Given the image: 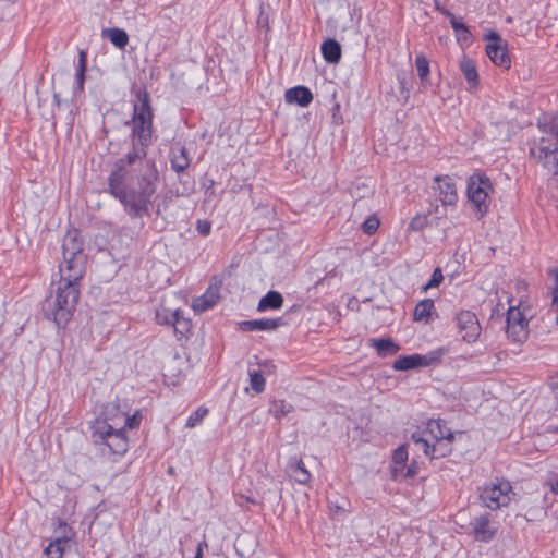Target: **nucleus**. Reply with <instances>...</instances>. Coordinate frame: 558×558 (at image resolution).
<instances>
[{
  "label": "nucleus",
  "mask_w": 558,
  "mask_h": 558,
  "mask_svg": "<svg viewBox=\"0 0 558 558\" xmlns=\"http://www.w3.org/2000/svg\"><path fill=\"white\" fill-rule=\"evenodd\" d=\"M132 125V151L119 159L109 177V191L132 217L148 214L151 197L159 181L155 163L146 160L151 144L153 111L147 93L137 95Z\"/></svg>",
  "instance_id": "nucleus-1"
},
{
  "label": "nucleus",
  "mask_w": 558,
  "mask_h": 558,
  "mask_svg": "<svg viewBox=\"0 0 558 558\" xmlns=\"http://www.w3.org/2000/svg\"><path fill=\"white\" fill-rule=\"evenodd\" d=\"M60 280L43 303L46 318L52 319L58 327H63L71 319L80 298L78 282L82 278L60 274Z\"/></svg>",
  "instance_id": "nucleus-2"
},
{
  "label": "nucleus",
  "mask_w": 558,
  "mask_h": 558,
  "mask_svg": "<svg viewBox=\"0 0 558 558\" xmlns=\"http://www.w3.org/2000/svg\"><path fill=\"white\" fill-rule=\"evenodd\" d=\"M110 410H117L116 404H108L104 418H97L92 426V439L95 445L104 446L102 453L123 454L128 450V439L124 429L111 418Z\"/></svg>",
  "instance_id": "nucleus-3"
},
{
  "label": "nucleus",
  "mask_w": 558,
  "mask_h": 558,
  "mask_svg": "<svg viewBox=\"0 0 558 558\" xmlns=\"http://www.w3.org/2000/svg\"><path fill=\"white\" fill-rule=\"evenodd\" d=\"M62 263L60 274H69L72 278H83L85 272L86 255L83 252V241L76 230L69 231L62 242Z\"/></svg>",
  "instance_id": "nucleus-4"
},
{
  "label": "nucleus",
  "mask_w": 558,
  "mask_h": 558,
  "mask_svg": "<svg viewBox=\"0 0 558 558\" xmlns=\"http://www.w3.org/2000/svg\"><path fill=\"white\" fill-rule=\"evenodd\" d=\"M512 495V486L506 480H497L496 482L487 483L480 490L482 504L490 510H497L508 506Z\"/></svg>",
  "instance_id": "nucleus-5"
},
{
  "label": "nucleus",
  "mask_w": 558,
  "mask_h": 558,
  "mask_svg": "<svg viewBox=\"0 0 558 558\" xmlns=\"http://www.w3.org/2000/svg\"><path fill=\"white\" fill-rule=\"evenodd\" d=\"M494 187L489 178L484 173H474L468 182V197L476 210L484 215L488 210V198Z\"/></svg>",
  "instance_id": "nucleus-6"
},
{
  "label": "nucleus",
  "mask_w": 558,
  "mask_h": 558,
  "mask_svg": "<svg viewBox=\"0 0 558 558\" xmlns=\"http://www.w3.org/2000/svg\"><path fill=\"white\" fill-rule=\"evenodd\" d=\"M530 155L534 157L542 166L555 175H558V147L545 138L534 144L530 149Z\"/></svg>",
  "instance_id": "nucleus-7"
},
{
  "label": "nucleus",
  "mask_w": 558,
  "mask_h": 558,
  "mask_svg": "<svg viewBox=\"0 0 558 558\" xmlns=\"http://www.w3.org/2000/svg\"><path fill=\"white\" fill-rule=\"evenodd\" d=\"M413 442L421 449L427 457L432 459H439L448 456L451 450L453 440L440 439L429 442V438L421 433H413L411 436Z\"/></svg>",
  "instance_id": "nucleus-8"
},
{
  "label": "nucleus",
  "mask_w": 558,
  "mask_h": 558,
  "mask_svg": "<svg viewBox=\"0 0 558 558\" xmlns=\"http://www.w3.org/2000/svg\"><path fill=\"white\" fill-rule=\"evenodd\" d=\"M432 189L434 195L442 203V205L452 206L458 201L456 183L449 175H437L433 180Z\"/></svg>",
  "instance_id": "nucleus-9"
},
{
  "label": "nucleus",
  "mask_w": 558,
  "mask_h": 558,
  "mask_svg": "<svg viewBox=\"0 0 558 558\" xmlns=\"http://www.w3.org/2000/svg\"><path fill=\"white\" fill-rule=\"evenodd\" d=\"M456 320L459 332L464 341L472 343L477 340L481 333V326L473 312L462 311L457 315Z\"/></svg>",
  "instance_id": "nucleus-10"
},
{
  "label": "nucleus",
  "mask_w": 558,
  "mask_h": 558,
  "mask_svg": "<svg viewBox=\"0 0 558 558\" xmlns=\"http://www.w3.org/2000/svg\"><path fill=\"white\" fill-rule=\"evenodd\" d=\"M441 354L437 352H430L426 355L412 354L400 356L393 362V368L396 371H409L422 366H429L440 360Z\"/></svg>",
  "instance_id": "nucleus-11"
},
{
  "label": "nucleus",
  "mask_w": 558,
  "mask_h": 558,
  "mask_svg": "<svg viewBox=\"0 0 558 558\" xmlns=\"http://www.w3.org/2000/svg\"><path fill=\"white\" fill-rule=\"evenodd\" d=\"M487 38L490 40L486 46V53L488 58L498 66L505 69L510 68V57L499 35L493 32Z\"/></svg>",
  "instance_id": "nucleus-12"
},
{
  "label": "nucleus",
  "mask_w": 558,
  "mask_h": 558,
  "mask_svg": "<svg viewBox=\"0 0 558 558\" xmlns=\"http://www.w3.org/2000/svg\"><path fill=\"white\" fill-rule=\"evenodd\" d=\"M222 281L214 277L206 292L193 301V308L195 312H205L217 304L220 298V289Z\"/></svg>",
  "instance_id": "nucleus-13"
},
{
  "label": "nucleus",
  "mask_w": 558,
  "mask_h": 558,
  "mask_svg": "<svg viewBox=\"0 0 558 558\" xmlns=\"http://www.w3.org/2000/svg\"><path fill=\"white\" fill-rule=\"evenodd\" d=\"M417 433L428 437L429 442L432 440L454 439L453 433L446 426V423L440 420L428 421L426 428L424 430H418Z\"/></svg>",
  "instance_id": "nucleus-14"
},
{
  "label": "nucleus",
  "mask_w": 558,
  "mask_h": 558,
  "mask_svg": "<svg viewBox=\"0 0 558 558\" xmlns=\"http://www.w3.org/2000/svg\"><path fill=\"white\" fill-rule=\"evenodd\" d=\"M472 530L474 537L480 542H489L495 533V527L492 526L488 514H483L475 518L472 522Z\"/></svg>",
  "instance_id": "nucleus-15"
},
{
  "label": "nucleus",
  "mask_w": 558,
  "mask_h": 558,
  "mask_svg": "<svg viewBox=\"0 0 558 558\" xmlns=\"http://www.w3.org/2000/svg\"><path fill=\"white\" fill-rule=\"evenodd\" d=\"M284 99L288 104H296L301 107H306L312 102L313 94L305 86H295L286 92Z\"/></svg>",
  "instance_id": "nucleus-16"
},
{
  "label": "nucleus",
  "mask_w": 558,
  "mask_h": 558,
  "mask_svg": "<svg viewBox=\"0 0 558 558\" xmlns=\"http://www.w3.org/2000/svg\"><path fill=\"white\" fill-rule=\"evenodd\" d=\"M281 325L280 318H262L245 320L241 323V328L246 331L255 330H275Z\"/></svg>",
  "instance_id": "nucleus-17"
},
{
  "label": "nucleus",
  "mask_w": 558,
  "mask_h": 558,
  "mask_svg": "<svg viewBox=\"0 0 558 558\" xmlns=\"http://www.w3.org/2000/svg\"><path fill=\"white\" fill-rule=\"evenodd\" d=\"M170 161L171 167L175 172H184L190 166L187 149L184 146L172 148Z\"/></svg>",
  "instance_id": "nucleus-18"
},
{
  "label": "nucleus",
  "mask_w": 558,
  "mask_h": 558,
  "mask_svg": "<svg viewBox=\"0 0 558 558\" xmlns=\"http://www.w3.org/2000/svg\"><path fill=\"white\" fill-rule=\"evenodd\" d=\"M369 345L375 348L381 357L395 355L400 350V347L390 338L369 339Z\"/></svg>",
  "instance_id": "nucleus-19"
},
{
  "label": "nucleus",
  "mask_w": 558,
  "mask_h": 558,
  "mask_svg": "<svg viewBox=\"0 0 558 558\" xmlns=\"http://www.w3.org/2000/svg\"><path fill=\"white\" fill-rule=\"evenodd\" d=\"M459 68L470 87L476 86L478 83V74L474 62L466 56H463L459 61Z\"/></svg>",
  "instance_id": "nucleus-20"
},
{
  "label": "nucleus",
  "mask_w": 558,
  "mask_h": 558,
  "mask_svg": "<svg viewBox=\"0 0 558 558\" xmlns=\"http://www.w3.org/2000/svg\"><path fill=\"white\" fill-rule=\"evenodd\" d=\"M435 311L434 301L430 299H425L418 302L413 312V319L415 322H424L428 323L430 320L432 314Z\"/></svg>",
  "instance_id": "nucleus-21"
},
{
  "label": "nucleus",
  "mask_w": 558,
  "mask_h": 558,
  "mask_svg": "<svg viewBox=\"0 0 558 558\" xmlns=\"http://www.w3.org/2000/svg\"><path fill=\"white\" fill-rule=\"evenodd\" d=\"M283 305V298L277 291H269L265 296L259 300L257 310L264 312L267 310H279Z\"/></svg>",
  "instance_id": "nucleus-22"
},
{
  "label": "nucleus",
  "mask_w": 558,
  "mask_h": 558,
  "mask_svg": "<svg viewBox=\"0 0 558 558\" xmlns=\"http://www.w3.org/2000/svg\"><path fill=\"white\" fill-rule=\"evenodd\" d=\"M102 36L108 38L113 46L119 49L125 48L129 43V36L124 29L111 27L102 31Z\"/></svg>",
  "instance_id": "nucleus-23"
},
{
  "label": "nucleus",
  "mask_w": 558,
  "mask_h": 558,
  "mask_svg": "<svg viewBox=\"0 0 558 558\" xmlns=\"http://www.w3.org/2000/svg\"><path fill=\"white\" fill-rule=\"evenodd\" d=\"M322 53L328 63H337L341 58V47L335 39H328L322 45Z\"/></svg>",
  "instance_id": "nucleus-24"
},
{
  "label": "nucleus",
  "mask_w": 558,
  "mask_h": 558,
  "mask_svg": "<svg viewBox=\"0 0 558 558\" xmlns=\"http://www.w3.org/2000/svg\"><path fill=\"white\" fill-rule=\"evenodd\" d=\"M290 474L299 484H307L311 480L310 472L305 469L302 460L290 465Z\"/></svg>",
  "instance_id": "nucleus-25"
},
{
  "label": "nucleus",
  "mask_w": 558,
  "mask_h": 558,
  "mask_svg": "<svg viewBox=\"0 0 558 558\" xmlns=\"http://www.w3.org/2000/svg\"><path fill=\"white\" fill-rule=\"evenodd\" d=\"M68 545V538H57L46 547L45 554L48 558H63V553Z\"/></svg>",
  "instance_id": "nucleus-26"
},
{
  "label": "nucleus",
  "mask_w": 558,
  "mask_h": 558,
  "mask_svg": "<svg viewBox=\"0 0 558 558\" xmlns=\"http://www.w3.org/2000/svg\"><path fill=\"white\" fill-rule=\"evenodd\" d=\"M522 326H527L525 317L519 308L510 307L507 314V327L522 330Z\"/></svg>",
  "instance_id": "nucleus-27"
},
{
  "label": "nucleus",
  "mask_w": 558,
  "mask_h": 558,
  "mask_svg": "<svg viewBox=\"0 0 558 558\" xmlns=\"http://www.w3.org/2000/svg\"><path fill=\"white\" fill-rule=\"evenodd\" d=\"M415 66L417 70L418 77L421 80V84L423 87H426L428 82V74H429V62L427 58L423 54H418L415 59Z\"/></svg>",
  "instance_id": "nucleus-28"
},
{
  "label": "nucleus",
  "mask_w": 558,
  "mask_h": 558,
  "mask_svg": "<svg viewBox=\"0 0 558 558\" xmlns=\"http://www.w3.org/2000/svg\"><path fill=\"white\" fill-rule=\"evenodd\" d=\"M269 411L276 418H280L291 413L293 411V405L283 400H275L272 401Z\"/></svg>",
  "instance_id": "nucleus-29"
},
{
  "label": "nucleus",
  "mask_w": 558,
  "mask_h": 558,
  "mask_svg": "<svg viewBox=\"0 0 558 558\" xmlns=\"http://www.w3.org/2000/svg\"><path fill=\"white\" fill-rule=\"evenodd\" d=\"M86 63H87V53L84 50H81L78 53V65H77V73H76V85H77L78 90H83V88H84Z\"/></svg>",
  "instance_id": "nucleus-30"
},
{
  "label": "nucleus",
  "mask_w": 558,
  "mask_h": 558,
  "mask_svg": "<svg viewBox=\"0 0 558 558\" xmlns=\"http://www.w3.org/2000/svg\"><path fill=\"white\" fill-rule=\"evenodd\" d=\"M116 411L117 414L112 415L111 418H117V423H120V427L123 429L125 426L130 428H134L140 424V418L136 415L133 416H125L124 413L119 411V408L117 407V410H110V413Z\"/></svg>",
  "instance_id": "nucleus-31"
},
{
  "label": "nucleus",
  "mask_w": 558,
  "mask_h": 558,
  "mask_svg": "<svg viewBox=\"0 0 558 558\" xmlns=\"http://www.w3.org/2000/svg\"><path fill=\"white\" fill-rule=\"evenodd\" d=\"M180 315V310L170 311L166 307H160L156 311V320L160 325H172L174 317Z\"/></svg>",
  "instance_id": "nucleus-32"
},
{
  "label": "nucleus",
  "mask_w": 558,
  "mask_h": 558,
  "mask_svg": "<svg viewBox=\"0 0 558 558\" xmlns=\"http://www.w3.org/2000/svg\"><path fill=\"white\" fill-rule=\"evenodd\" d=\"M174 329L175 335H179V339L189 332L191 328V323L189 319L183 317L182 311H180V315L174 317L173 323L171 325Z\"/></svg>",
  "instance_id": "nucleus-33"
},
{
  "label": "nucleus",
  "mask_w": 558,
  "mask_h": 558,
  "mask_svg": "<svg viewBox=\"0 0 558 558\" xmlns=\"http://www.w3.org/2000/svg\"><path fill=\"white\" fill-rule=\"evenodd\" d=\"M451 27L454 29L459 41L470 40L471 33H470L468 26L464 23L458 21L456 16H452Z\"/></svg>",
  "instance_id": "nucleus-34"
},
{
  "label": "nucleus",
  "mask_w": 558,
  "mask_h": 558,
  "mask_svg": "<svg viewBox=\"0 0 558 558\" xmlns=\"http://www.w3.org/2000/svg\"><path fill=\"white\" fill-rule=\"evenodd\" d=\"M208 414V409L205 407L197 408L187 418L185 426L187 428H194L204 420Z\"/></svg>",
  "instance_id": "nucleus-35"
},
{
  "label": "nucleus",
  "mask_w": 558,
  "mask_h": 558,
  "mask_svg": "<svg viewBox=\"0 0 558 558\" xmlns=\"http://www.w3.org/2000/svg\"><path fill=\"white\" fill-rule=\"evenodd\" d=\"M250 383L252 389L256 393H260L265 389V378L259 371H250Z\"/></svg>",
  "instance_id": "nucleus-36"
},
{
  "label": "nucleus",
  "mask_w": 558,
  "mask_h": 558,
  "mask_svg": "<svg viewBox=\"0 0 558 558\" xmlns=\"http://www.w3.org/2000/svg\"><path fill=\"white\" fill-rule=\"evenodd\" d=\"M442 279H444V276H442L441 269L436 268L433 271L430 280L425 286H423V291L426 292L428 289L439 286L440 282L442 281Z\"/></svg>",
  "instance_id": "nucleus-37"
},
{
  "label": "nucleus",
  "mask_w": 558,
  "mask_h": 558,
  "mask_svg": "<svg viewBox=\"0 0 558 558\" xmlns=\"http://www.w3.org/2000/svg\"><path fill=\"white\" fill-rule=\"evenodd\" d=\"M379 227V219L375 216L367 218L363 225L362 229L366 234H373Z\"/></svg>",
  "instance_id": "nucleus-38"
},
{
  "label": "nucleus",
  "mask_w": 558,
  "mask_h": 558,
  "mask_svg": "<svg viewBox=\"0 0 558 558\" xmlns=\"http://www.w3.org/2000/svg\"><path fill=\"white\" fill-rule=\"evenodd\" d=\"M396 464L403 465L408 460V450L405 446L398 447L392 454Z\"/></svg>",
  "instance_id": "nucleus-39"
},
{
  "label": "nucleus",
  "mask_w": 558,
  "mask_h": 558,
  "mask_svg": "<svg viewBox=\"0 0 558 558\" xmlns=\"http://www.w3.org/2000/svg\"><path fill=\"white\" fill-rule=\"evenodd\" d=\"M526 326H522V330H519V328H508L507 327V335L509 338H511L513 341L522 342L526 338Z\"/></svg>",
  "instance_id": "nucleus-40"
},
{
  "label": "nucleus",
  "mask_w": 558,
  "mask_h": 558,
  "mask_svg": "<svg viewBox=\"0 0 558 558\" xmlns=\"http://www.w3.org/2000/svg\"><path fill=\"white\" fill-rule=\"evenodd\" d=\"M427 226V218L425 216H415L409 225L413 231H421Z\"/></svg>",
  "instance_id": "nucleus-41"
},
{
  "label": "nucleus",
  "mask_w": 558,
  "mask_h": 558,
  "mask_svg": "<svg viewBox=\"0 0 558 558\" xmlns=\"http://www.w3.org/2000/svg\"><path fill=\"white\" fill-rule=\"evenodd\" d=\"M548 274L554 278L553 304L558 306V269L551 268L548 270Z\"/></svg>",
  "instance_id": "nucleus-42"
},
{
  "label": "nucleus",
  "mask_w": 558,
  "mask_h": 558,
  "mask_svg": "<svg viewBox=\"0 0 558 558\" xmlns=\"http://www.w3.org/2000/svg\"><path fill=\"white\" fill-rule=\"evenodd\" d=\"M197 231L203 235H208L210 233V223L206 220L197 222Z\"/></svg>",
  "instance_id": "nucleus-43"
},
{
  "label": "nucleus",
  "mask_w": 558,
  "mask_h": 558,
  "mask_svg": "<svg viewBox=\"0 0 558 558\" xmlns=\"http://www.w3.org/2000/svg\"><path fill=\"white\" fill-rule=\"evenodd\" d=\"M418 473V465L415 461L407 468L404 476L408 478L414 477Z\"/></svg>",
  "instance_id": "nucleus-44"
},
{
  "label": "nucleus",
  "mask_w": 558,
  "mask_h": 558,
  "mask_svg": "<svg viewBox=\"0 0 558 558\" xmlns=\"http://www.w3.org/2000/svg\"><path fill=\"white\" fill-rule=\"evenodd\" d=\"M548 485L553 493L558 494V476L549 480Z\"/></svg>",
  "instance_id": "nucleus-45"
},
{
  "label": "nucleus",
  "mask_w": 558,
  "mask_h": 558,
  "mask_svg": "<svg viewBox=\"0 0 558 558\" xmlns=\"http://www.w3.org/2000/svg\"><path fill=\"white\" fill-rule=\"evenodd\" d=\"M194 558H203L202 544H198L197 550H196V554H195Z\"/></svg>",
  "instance_id": "nucleus-46"
},
{
  "label": "nucleus",
  "mask_w": 558,
  "mask_h": 558,
  "mask_svg": "<svg viewBox=\"0 0 558 558\" xmlns=\"http://www.w3.org/2000/svg\"><path fill=\"white\" fill-rule=\"evenodd\" d=\"M441 13L452 20V16H454L450 11L448 10H441Z\"/></svg>",
  "instance_id": "nucleus-47"
},
{
  "label": "nucleus",
  "mask_w": 558,
  "mask_h": 558,
  "mask_svg": "<svg viewBox=\"0 0 558 558\" xmlns=\"http://www.w3.org/2000/svg\"><path fill=\"white\" fill-rule=\"evenodd\" d=\"M399 83H400V87H401V89H402V90H404V86H405V80H404V77H400V76H399Z\"/></svg>",
  "instance_id": "nucleus-48"
},
{
  "label": "nucleus",
  "mask_w": 558,
  "mask_h": 558,
  "mask_svg": "<svg viewBox=\"0 0 558 558\" xmlns=\"http://www.w3.org/2000/svg\"><path fill=\"white\" fill-rule=\"evenodd\" d=\"M554 133H555V136H556V137H557V140H558V124L555 126V129H554Z\"/></svg>",
  "instance_id": "nucleus-49"
}]
</instances>
